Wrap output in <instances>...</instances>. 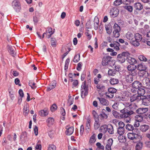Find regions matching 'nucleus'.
I'll return each mask as SVG.
<instances>
[{"mask_svg":"<svg viewBox=\"0 0 150 150\" xmlns=\"http://www.w3.org/2000/svg\"><path fill=\"white\" fill-rule=\"evenodd\" d=\"M86 74V72L84 71L81 74V81H83L85 78Z\"/></svg>","mask_w":150,"mask_h":150,"instance_id":"obj_61","label":"nucleus"},{"mask_svg":"<svg viewBox=\"0 0 150 150\" xmlns=\"http://www.w3.org/2000/svg\"><path fill=\"white\" fill-rule=\"evenodd\" d=\"M45 32L47 34H48V33L51 34L52 33H54V31H52V28H48V29L46 30Z\"/></svg>","mask_w":150,"mask_h":150,"instance_id":"obj_60","label":"nucleus"},{"mask_svg":"<svg viewBox=\"0 0 150 150\" xmlns=\"http://www.w3.org/2000/svg\"><path fill=\"white\" fill-rule=\"evenodd\" d=\"M146 84L148 86H150V78H147L146 79Z\"/></svg>","mask_w":150,"mask_h":150,"instance_id":"obj_64","label":"nucleus"},{"mask_svg":"<svg viewBox=\"0 0 150 150\" xmlns=\"http://www.w3.org/2000/svg\"><path fill=\"white\" fill-rule=\"evenodd\" d=\"M12 6L16 12L20 11L21 8V4L18 0H14L12 3Z\"/></svg>","mask_w":150,"mask_h":150,"instance_id":"obj_5","label":"nucleus"},{"mask_svg":"<svg viewBox=\"0 0 150 150\" xmlns=\"http://www.w3.org/2000/svg\"><path fill=\"white\" fill-rule=\"evenodd\" d=\"M94 29L96 30L98 29V27L99 21L98 18L96 17H95L94 20Z\"/></svg>","mask_w":150,"mask_h":150,"instance_id":"obj_20","label":"nucleus"},{"mask_svg":"<svg viewBox=\"0 0 150 150\" xmlns=\"http://www.w3.org/2000/svg\"><path fill=\"white\" fill-rule=\"evenodd\" d=\"M123 7L130 13L132 11L133 8L132 6H123Z\"/></svg>","mask_w":150,"mask_h":150,"instance_id":"obj_36","label":"nucleus"},{"mask_svg":"<svg viewBox=\"0 0 150 150\" xmlns=\"http://www.w3.org/2000/svg\"><path fill=\"white\" fill-rule=\"evenodd\" d=\"M132 85V89L131 91L132 92L135 93L137 91L138 94L141 96H143L144 94L145 90L141 82L137 81H135Z\"/></svg>","mask_w":150,"mask_h":150,"instance_id":"obj_2","label":"nucleus"},{"mask_svg":"<svg viewBox=\"0 0 150 150\" xmlns=\"http://www.w3.org/2000/svg\"><path fill=\"white\" fill-rule=\"evenodd\" d=\"M132 44L135 47H138L139 45V42L138 41L135 40H132L131 42Z\"/></svg>","mask_w":150,"mask_h":150,"instance_id":"obj_44","label":"nucleus"},{"mask_svg":"<svg viewBox=\"0 0 150 150\" xmlns=\"http://www.w3.org/2000/svg\"><path fill=\"white\" fill-rule=\"evenodd\" d=\"M103 110L105 111V110L104 109H103L102 112V113H100L99 115V117L100 118V117H101V120L104 119H107L108 118V116L103 112Z\"/></svg>","mask_w":150,"mask_h":150,"instance_id":"obj_37","label":"nucleus"},{"mask_svg":"<svg viewBox=\"0 0 150 150\" xmlns=\"http://www.w3.org/2000/svg\"><path fill=\"white\" fill-rule=\"evenodd\" d=\"M108 92H106V96L109 98H112L114 97V94L117 91V90L112 87H110L108 89Z\"/></svg>","mask_w":150,"mask_h":150,"instance_id":"obj_7","label":"nucleus"},{"mask_svg":"<svg viewBox=\"0 0 150 150\" xmlns=\"http://www.w3.org/2000/svg\"><path fill=\"white\" fill-rule=\"evenodd\" d=\"M148 110L147 108H139L138 109L136 110V112L138 114H139V115H142L143 114L145 113Z\"/></svg>","mask_w":150,"mask_h":150,"instance_id":"obj_11","label":"nucleus"},{"mask_svg":"<svg viewBox=\"0 0 150 150\" xmlns=\"http://www.w3.org/2000/svg\"><path fill=\"white\" fill-rule=\"evenodd\" d=\"M134 8L135 9L134 10V14L137 15L139 14L138 12L143 9V6L140 3L137 2L134 4Z\"/></svg>","mask_w":150,"mask_h":150,"instance_id":"obj_6","label":"nucleus"},{"mask_svg":"<svg viewBox=\"0 0 150 150\" xmlns=\"http://www.w3.org/2000/svg\"><path fill=\"white\" fill-rule=\"evenodd\" d=\"M116 72L115 70L113 69H109L108 72L109 76H113L116 74Z\"/></svg>","mask_w":150,"mask_h":150,"instance_id":"obj_38","label":"nucleus"},{"mask_svg":"<svg viewBox=\"0 0 150 150\" xmlns=\"http://www.w3.org/2000/svg\"><path fill=\"white\" fill-rule=\"evenodd\" d=\"M112 114L116 118L119 117V113H118L116 111L113 110L112 111Z\"/></svg>","mask_w":150,"mask_h":150,"instance_id":"obj_62","label":"nucleus"},{"mask_svg":"<svg viewBox=\"0 0 150 150\" xmlns=\"http://www.w3.org/2000/svg\"><path fill=\"white\" fill-rule=\"evenodd\" d=\"M127 62L130 64L129 65L133 66L137 63L136 59L134 58L129 57L127 59Z\"/></svg>","mask_w":150,"mask_h":150,"instance_id":"obj_15","label":"nucleus"},{"mask_svg":"<svg viewBox=\"0 0 150 150\" xmlns=\"http://www.w3.org/2000/svg\"><path fill=\"white\" fill-rule=\"evenodd\" d=\"M119 11L118 9L115 7L112 8L110 10V14L113 18L117 17L119 13Z\"/></svg>","mask_w":150,"mask_h":150,"instance_id":"obj_9","label":"nucleus"},{"mask_svg":"<svg viewBox=\"0 0 150 150\" xmlns=\"http://www.w3.org/2000/svg\"><path fill=\"white\" fill-rule=\"evenodd\" d=\"M141 14L142 15H144L145 16H148L150 15V11H145L143 10L141 12Z\"/></svg>","mask_w":150,"mask_h":150,"instance_id":"obj_46","label":"nucleus"},{"mask_svg":"<svg viewBox=\"0 0 150 150\" xmlns=\"http://www.w3.org/2000/svg\"><path fill=\"white\" fill-rule=\"evenodd\" d=\"M113 142V140L112 138H110L108 140L105 146L106 150H111V146Z\"/></svg>","mask_w":150,"mask_h":150,"instance_id":"obj_14","label":"nucleus"},{"mask_svg":"<svg viewBox=\"0 0 150 150\" xmlns=\"http://www.w3.org/2000/svg\"><path fill=\"white\" fill-rule=\"evenodd\" d=\"M96 88L100 90L101 91H103L105 89V86L102 84H99L97 85Z\"/></svg>","mask_w":150,"mask_h":150,"instance_id":"obj_40","label":"nucleus"},{"mask_svg":"<svg viewBox=\"0 0 150 150\" xmlns=\"http://www.w3.org/2000/svg\"><path fill=\"white\" fill-rule=\"evenodd\" d=\"M39 20V18L36 16H34L33 17V21L34 23V24H37Z\"/></svg>","mask_w":150,"mask_h":150,"instance_id":"obj_59","label":"nucleus"},{"mask_svg":"<svg viewBox=\"0 0 150 150\" xmlns=\"http://www.w3.org/2000/svg\"><path fill=\"white\" fill-rule=\"evenodd\" d=\"M113 28L114 30H117L119 31H120L121 30L120 27L116 23H115L114 25Z\"/></svg>","mask_w":150,"mask_h":150,"instance_id":"obj_53","label":"nucleus"},{"mask_svg":"<svg viewBox=\"0 0 150 150\" xmlns=\"http://www.w3.org/2000/svg\"><path fill=\"white\" fill-rule=\"evenodd\" d=\"M137 107V106L135 103H132L129 105L128 107L120 110L121 118H127L129 116L132 115L134 112V111Z\"/></svg>","mask_w":150,"mask_h":150,"instance_id":"obj_1","label":"nucleus"},{"mask_svg":"<svg viewBox=\"0 0 150 150\" xmlns=\"http://www.w3.org/2000/svg\"><path fill=\"white\" fill-rule=\"evenodd\" d=\"M91 20H89L86 24V28L87 29H91L92 28V24H91Z\"/></svg>","mask_w":150,"mask_h":150,"instance_id":"obj_43","label":"nucleus"},{"mask_svg":"<svg viewBox=\"0 0 150 150\" xmlns=\"http://www.w3.org/2000/svg\"><path fill=\"white\" fill-rule=\"evenodd\" d=\"M27 137V133L25 131L22 132L20 135V139L23 140Z\"/></svg>","mask_w":150,"mask_h":150,"instance_id":"obj_47","label":"nucleus"},{"mask_svg":"<svg viewBox=\"0 0 150 150\" xmlns=\"http://www.w3.org/2000/svg\"><path fill=\"white\" fill-rule=\"evenodd\" d=\"M74 127H71L69 129H67L66 134L67 135H71L73 132Z\"/></svg>","mask_w":150,"mask_h":150,"instance_id":"obj_27","label":"nucleus"},{"mask_svg":"<svg viewBox=\"0 0 150 150\" xmlns=\"http://www.w3.org/2000/svg\"><path fill=\"white\" fill-rule=\"evenodd\" d=\"M149 128V126L146 125H142L140 127V129L143 132H146Z\"/></svg>","mask_w":150,"mask_h":150,"instance_id":"obj_26","label":"nucleus"},{"mask_svg":"<svg viewBox=\"0 0 150 150\" xmlns=\"http://www.w3.org/2000/svg\"><path fill=\"white\" fill-rule=\"evenodd\" d=\"M126 59L121 54H119L117 55V60L120 63L122 64L124 63L125 62Z\"/></svg>","mask_w":150,"mask_h":150,"instance_id":"obj_18","label":"nucleus"},{"mask_svg":"<svg viewBox=\"0 0 150 150\" xmlns=\"http://www.w3.org/2000/svg\"><path fill=\"white\" fill-rule=\"evenodd\" d=\"M24 113L25 115H27L28 113L29 110V105L28 103H26L24 106L23 108Z\"/></svg>","mask_w":150,"mask_h":150,"instance_id":"obj_28","label":"nucleus"},{"mask_svg":"<svg viewBox=\"0 0 150 150\" xmlns=\"http://www.w3.org/2000/svg\"><path fill=\"white\" fill-rule=\"evenodd\" d=\"M112 57L110 56L103 57L102 60V65L103 66L107 65L111 62Z\"/></svg>","mask_w":150,"mask_h":150,"instance_id":"obj_10","label":"nucleus"},{"mask_svg":"<svg viewBox=\"0 0 150 150\" xmlns=\"http://www.w3.org/2000/svg\"><path fill=\"white\" fill-rule=\"evenodd\" d=\"M142 147V143L140 141L138 142L135 147L136 150H141Z\"/></svg>","mask_w":150,"mask_h":150,"instance_id":"obj_30","label":"nucleus"},{"mask_svg":"<svg viewBox=\"0 0 150 150\" xmlns=\"http://www.w3.org/2000/svg\"><path fill=\"white\" fill-rule=\"evenodd\" d=\"M97 98L99 100L100 103L103 105L107 106L109 105L108 101L106 99L103 98L99 97H98Z\"/></svg>","mask_w":150,"mask_h":150,"instance_id":"obj_19","label":"nucleus"},{"mask_svg":"<svg viewBox=\"0 0 150 150\" xmlns=\"http://www.w3.org/2000/svg\"><path fill=\"white\" fill-rule=\"evenodd\" d=\"M139 59L141 61L146 62L147 59L143 55H140L139 56Z\"/></svg>","mask_w":150,"mask_h":150,"instance_id":"obj_56","label":"nucleus"},{"mask_svg":"<svg viewBox=\"0 0 150 150\" xmlns=\"http://www.w3.org/2000/svg\"><path fill=\"white\" fill-rule=\"evenodd\" d=\"M88 86L86 83V81L82 83L81 86V97L84 98L85 96L87 95L88 93Z\"/></svg>","mask_w":150,"mask_h":150,"instance_id":"obj_3","label":"nucleus"},{"mask_svg":"<svg viewBox=\"0 0 150 150\" xmlns=\"http://www.w3.org/2000/svg\"><path fill=\"white\" fill-rule=\"evenodd\" d=\"M119 127L121 128H124L125 124L123 122L120 121L118 123Z\"/></svg>","mask_w":150,"mask_h":150,"instance_id":"obj_63","label":"nucleus"},{"mask_svg":"<svg viewBox=\"0 0 150 150\" xmlns=\"http://www.w3.org/2000/svg\"><path fill=\"white\" fill-rule=\"evenodd\" d=\"M122 3V1L121 0H116L113 3V5L117 6L120 5Z\"/></svg>","mask_w":150,"mask_h":150,"instance_id":"obj_50","label":"nucleus"},{"mask_svg":"<svg viewBox=\"0 0 150 150\" xmlns=\"http://www.w3.org/2000/svg\"><path fill=\"white\" fill-rule=\"evenodd\" d=\"M47 122L50 125H52L54 123V119L53 117H49L46 120Z\"/></svg>","mask_w":150,"mask_h":150,"instance_id":"obj_42","label":"nucleus"},{"mask_svg":"<svg viewBox=\"0 0 150 150\" xmlns=\"http://www.w3.org/2000/svg\"><path fill=\"white\" fill-rule=\"evenodd\" d=\"M127 69L129 74L133 76H136L138 73L137 70L136 69V66H134L131 65H128Z\"/></svg>","mask_w":150,"mask_h":150,"instance_id":"obj_4","label":"nucleus"},{"mask_svg":"<svg viewBox=\"0 0 150 150\" xmlns=\"http://www.w3.org/2000/svg\"><path fill=\"white\" fill-rule=\"evenodd\" d=\"M105 30L108 34H110L112 32L111 25L110 24L105 25Z\"/></svg>","mask_w":150,"mask_h":150,"instance_id":"obj_23","label":"nucleus"},{"mask_svg":"<svg viewBox=\"0 0 150 150\" xmlns=\"http://www.w3.org/2000/svg\"><path fill=\"white\" fill-rule=\"evenodd\" d=\"M137 69L140 71H144L146 69V67L144 63H142L138 64L137 66Z\"/></svg>","mask_w":150,"mask_h":150,"instance_id":"obj_16","label":"nucleus"},{"mask_svg":"<svg viewBox=\"0 0 150 150\" xmlns=\"http://www.w3.org/2000/svg\"><path fill=\"white\" fill-rule=\"evenodd\" d=\"M83 65L82 63L81 62H79L77 64L76 67V69L78 71H80L82 69V67Z\"/></svg>","mask_w":150,"mask_h":150,"instance_id":"obj_54","label":"nucleus"},{"mask_svg":"<svg viewBox=\"0 0 150 150\" xmlns=\"http://www.w3.org/2000/svg\"><path fill=\"white\" fill-rule=\"evenodd\" d=\"M57 107L55 104H53L50 108L52 112H54L57 109Z\"/></svg>","mask_w":150,"mask_h":150,"instance_id":"obj_52","label":"nucleus"},{"mask_svg":"<svg viewBox=\"0 0 150 150\" xmlns=\"http://www.w3.org/2000/svg\"><path fill=\"white\" fill-rule=\"evenodd\" d=\"M57 41L55 38H51V43L52 47H55L56 46Z\"/></svg>","mask_w":150,"mask_h":150,"instance_id":"obj_35","label":"nucleus"},{"mask_svg":"<svg viewBox=\"0 0 150 150\" xmlns=\"http://www.w3.org/2000/svg\"><path fill=\"white\" fill-rule=\"evenodd\" d=\"M125 129L124 128L118 127L117 129V132L120 135H122L125 133Z\"/></svg>","mask_w":150,"mask_h":150,"instance_id":"obj_41","label":"nucleus"},{"mask_svg":"<svg viewBox=\"0 0 150 150\" xmlns=\"http://www.w3.org/2000/svg\"><path fill=\"white\" fill-rule=\"evenodd\" d=\"M105 126L104 128L105 132L107 130L110 134H112L114 133L113 127L111 125H108V126L105 125Z\"/></svg>","mask_w":150,"mask_h":150,"instance_id":"obj_12","label":"nucleus"},{"mask_svg":"<svg viewBox=\"0 0 150 150\" xmlns=\"http://www.w3.org/2000/svg\"><path fill=\"white\" fill-rule=\"evenodd\" d=\"M96 135L95 134H93L91 137L89 141V142L91 144L92 143H94L96 142Z\"/></svg>","mask_w":150,"mask_h":150,"instance_id":"obj_33","label":"nucleus"},{"mask_svg":"<svg viewBox=\"0 0 150 150\" xmlns=\"http://www.w3.org/2000/svg\"><path fill=\"white\" fill-rule=\"evenodd\" d=\"M92 114L93 117L94 119L95 120H96H96H99V115H98L97 113L95 110H93Z\"/></svg>","mask_w":150,"mask_h":150,"instance_id":"obj_34","label":"nucleus"},{"mask_svg":"<svg viewBox=\"0 0 150 150\" xmlns=\"http://www.w3.org/2000/svg\"><path fill=\"white\" fill-rule=\"evenodd\" d=\"M35 83L32 81H30L29 82V85L33 89H34L36 88L35 86Z\"/></svg>","mask_w":150,"mask_h":150,"instance_id":"obj_45","label":"nucleus"},{"mask_svg":"<svg viewBox=\"0 0 150 150\" xmlns=\"http://www.w3.org/2000/svg\"><path fill=\"white\" fill-rule=\"evenodd\" d=\"M68 76L69 78V80L71 82H72L74 81V79H73L74 75L72 73H69L68 75Z\"/></svg>","mask_w":150,"mask_h":150,"instance_id":"obj_58","label":"nucleus"},{"mask_svg":"<svg viewBox=\"0 0 150 150\" xmlns=\"http://www.w3.org/2000/svg\"><path fill=\"white\" fill-rule=\"evenodd\" d=\"M110 82L111 84L114 85L118 83L119 80L117 79L111 78L110 80Z\"/></svg>","mask_w":150,"mask_h":150,"instance_id":"obj_31","label":"nucleus"},{"mask_svg":"<svg viewBox=\"0 0 150 150\" xmlns=\"http://www.w3.org/2000/svg\"><path fill=\"white\" fill-rule=\"evenodd\" d=\"M140 135L139 134H135L132 132L129 133L127 134V137L129 139L132 140H137L139 139Z\"/></svg>","mask_w":150,"mask_h":150,"instance_id":"obj_8","label":"nucleus"},{"mask_svg":"<svg viewBox=\"0 0 150 150\" xmlns=\"http://www.w3.org/2000/svg\"><path fill=\"white\" fill-rule=\"evenodd\" d=\"M141 96L139 95L138 94H134L132 96L130 99V100L131 102H134V101L138 99L139 98H141Z\"/></svg>","mask_w":150,"mask_h":150,"instance_id":"obj_22","label":"nucleus"},{"mask_svg":"<svg viewBox=\"0 0 150 150\" xmlns=\"http://www.w3.org/2000/svg\"><path fill=\"white\" fill-rule=\"evenodd\" d=\"M119 30H114L113 31V36L115 38H117L120 36V32Z\"/></svg>","mask_w":150,"mask_h":150,"instance_id":"obj_48","label":"nucleus"},{"mask_svg":"<svg viewBox=\"0 0 150 150\" xmlns=\"http://www.w3.org/2000/svg\"><path fill=\"white\" fill-rule=\"evenodd\" d=\"M127 38L129 40L132 41L133 40L134 37V35L131 32H128L126 35Z\"/></svg>","mask_w":150,"mask_h":150,"instance_id":"obj_21","label":"nucleus"},{"mask_svg":"<svg viewBox=\"0 0 150 150\" xmlns=\"http://www.w3.org/2000/svg\"><path fill=\"white\" fill-rule=\"evenodd\" d=\"M87 121L86 124V127L88 129H89L90 127V123L91 122V119L89 118H87Z\"/></svg>","mask_w":150,"mask_h":150,"instance_id":"obj_57","label":"nucleus"},{"mask_svg":"<svg viewBox=\"0 0 150 150\" xmlns=\"http://www.w3.org/2000/svg\"><path fill=\"white\" fill-rule=\"evenodd\" d=\"M137 118H140V119L138 120H136L134 124V127H137L139 126V122H141L143 120V116L141 115H138L137 116Z\"/></svg>","mask_w":150,"mask_h":150,"instance_id":"obj_13","label":"nucleus"},{"mask_svg":"<svg viewBox=\"0 0 150 150\" xmlns=\"http://www.w3.org/2000/svg\"><path fill=\"white\" fill-rule=\"evenodd\" d=\"M135 40L139 41H141L142 39V35L139 33H137L134 34Z\"/></svg>","mask_w":150,"mask_h":150,"instance_id":"obj_29","label":"nucleus"},{"mask_svg":"<svg viewBox=\"0 0 150 150\" xmlns=\"http://www.w3.org/2000/svg\"><path fill=\"white\" fill-rule=\"evenodd\" d=\"M133 77L129 74L126 76L125 79L127 82L129 83H131L133 80Z\"/></svg>","mask_w":150,"mask_h":150,"instance_id":"obj_24","label":"nucleus"},{"mask_svg":"<svg viewBox=\"0 0 150 150\" xmlns=\"http://www.w3.org/2000/svg\"><path fill=\"white\" fill-rule=\"evenodd\" d=\"M80 54H75L73 62L75 63L78 62L80 60Z\"/></svg>","mask_w":150,"mask_h":150,"instance_id":"obj_32","label":"nucleus"},{"mask_svg":"<svg viewBox=\"0 0 150 150\" xmlns=\"http://www.w3.org/2000/svg\"><path fill=\"white\" fill-rule=\"evenodd\" d=\"M125 128L127 130L132 131L133 129H134V126L131 124H128L126 125Z\"/></svg>","mask_w":150,"mask_h":150,"instance_id":"obj_49","label":"nucleus"},{"mask_svg":"<svg viewBox=\"0 0 150 150\" xmlns=\"http://www.w3.org/2000/svg\"><path fill=\"white\" fill-rule=\"evenodd\" d=\"M100 126V124L99 123V120H96V121L95 120V122L94 125L95 129H98Z\"/></svg>","mask_w":150,"mask_h":150,"instance_id":"obj_51","label":"nucleus"},{"mask_svg":"<svg viewBox=\"0 0 150 150\" xmlns=\"http://www.w3.org/2000/svg\"><path fill=\"white\" fill-rule=\"evenodd\" d=\"M8 51L10 54L13 57H14L16 54L14 52V50L15 49V48L14 47H12L9 45H8Z\"/></svg>","mask_w":150,"mask_h":150,"instance_id":"obj_17","label":"nucleus"},{"mask_svg":"<svg viewBox=\"0 0 150 150\" xmlns=\"http://www.w3.org/2000/svg\"><path fill=\"white\" fill-rule=\"evenodd\" d=\"M121 54L124 57L126 60L128 59V57H129V55H130V54L127 51L123 52Z\"/></svg>","mask_w":150,"mask_h":150,"instance_id":"obj_39","label":"nucleus"},{"mask_svg":"<svg viewBox=\"0 0 150 150\" xmlns=\"http://www.w3.org/2000/svg\"><path fill=\"white\" fill-rule=\"evenodd\" d=\"M47 150H56V147L53 144H50Z\"/></svg>","mask_w":150,"mask_h":150,"instance_id":"obj_55","label":"nucleus"},{"mask_svg":"<svg viewBox=\"0 0 150 150\" xmlns=\"http://www.w3.org/2000/svg\"><path fill=\"white\" fill-rule=\"evenodd\" d=\"M39 114L41 116H46L48 114V112L46 109H45L44 110H41L39 111Z\"/></svg>","mask_w":150,"mask_h":150,"instance_id":"obj_25","label":"nucleus"}]
</instances>
